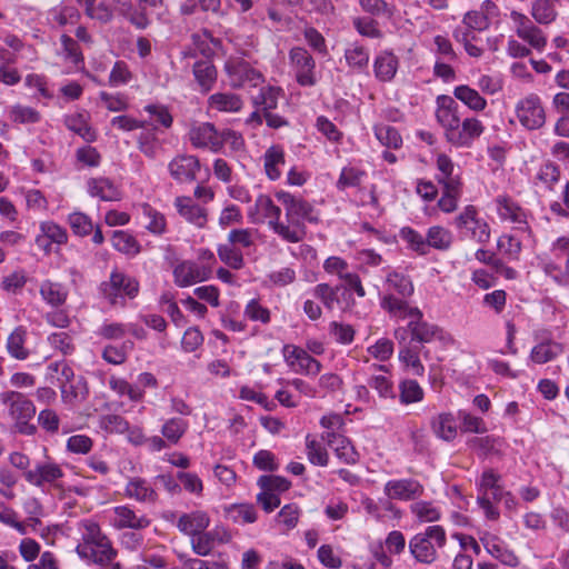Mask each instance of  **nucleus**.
Here are the masks:
<instances>
[{
    "label": "nucleus",
    "instance_id": "nucleus-1",
    "mask_svg": "<svg viewBox=\"0 0 569 569\" xmlns=\"http://www.w3.org/2000/svg\"><path fill=\"white\" fill-rule=\"evenodd\" d=\"M435 117L442 129L443 139L456 149H470L485 133V123L475 116L463 117L460 106L450 96L436 99Z\"/></svg>",
    "mask_w": 569,
    "mask_h": 569
},
{
    "label": "nucleus",
    "instance_id": "nucleus-2",
    "mask_svg": "<svg viewBox=\"0 0 569 569\" xmlns=\"http://www.w3.org/2000/svg\"><path fill=\"white\" fill-rule=\"evenodd\" d=\"M274 196L286 211L284 229H288V232H281V239L290 243L302 241L307 233L306 221H318L313 207L302 197L288 191L280 190Z\"/></svg>",
    "mask_w": 569,
    "mask_h": 569
},
{
    "label": "nucleus",
    "instance_id": "nucleus-3",
    "mask_svg": "<svg viewBox=\"0 0 569 569\" xmlns=\"http://www.w3.org/2000/svg\"><path fill=\"white\" fill-rule=\"evenodd\" d=\"M0 400L8 409L16 432L26 436L36 433L37 427L31 422L36 407L27 396L18 391H6L0 395Z\"/></svg>",
    "mask_w": 569,
    "mask_h": 569
},
{
    "label": "nucleus",
    "instance_id": "nucleus-4",
    "mask_svg": "<svg viewBox=\"0 0 569 569\" xmlns=\"http://www.w3.org/2000/svg\"><path fill=\"white\" fill-rule=\"evenodd\" d=\"M447 533L443 527L432 525L416 533L409 541V551L416 561L431 565L438 559V549L445 547Z\"/></svg>",
    "mask_w": 569,
    "mask_h": 569
},
{
    "label": "nucleus",
    "instance_id": "nucleus-5",
    "mask_svg": "<svg viewBox=\"0 0 569 569\" xmlns=\"http://www.w3.org/2000/svg\"><path fill=\"white\" fill-rule=\"evenodd\" d=\"M455 227L462 239L486 244L490 240V227L479 217L475 206L469 204L455 218Z\"/></svg>",
    "mask_w": 569,
    "mask_h": 569
},
{
    "label": "nucleus",
    "instance_id": "nucleus-6",
    "mask_svg": "<svg viewBox=\"0 0 569 569\" xmlns=\"http://www.w3.org/2000/svg\"><path fill=\"white\" fill-rule=\"evenodd\" d=\"M515 116L519 124L528 131L541 129L547 120L542 100L536 93H529L516 102Z\"/></svg>",
    "mask_w": 569,
    "mask_h": 569
},
{
    "label": "nucleus",
    "instance_id": "nucleus-7",
    "mask_svg": "<svg viewBox=\"0 0 569 569\" xmlns=\"http://www.w3.org/2000/svg\"><path fill=\"white\" fill-rule=\"evenodd\" d=\"M139 292L136 279L114 270L109 280L101 283L102 296L113 306H124L126 299H133Z\"/></svg>",
    "mask_w": 569,
    "mask_h": 569
},
{
    "label": "nucleus",
    "instance_id": "nucleus-8",
    "mask_svg": "<svg viewBox=\"0 0 569 569\" xmlns=\"http://www.w3.org/2000/svg\"><path fill=\"white\" fill-rule=\"evenodd\" d=\"M224 69L231 87H257L262 82V74L253 69L247 61L241 59H229Z\"/></svg>",
    "mask_w": 569,
    "mask_h": 569
},
{
    "label": "nucleus",
    "instance_id": "nucleus-9",
    "mask_svg": "<svg viewBox=\"0 0 569 569\" xmlns=\"http://www.w3.org/2000/svg\"><path fill=\"white\" fill-rule=\"evenodd\" d=\"M290 63L296 73L297 82L302 87H312L317 83L315 69L316 61L302 47H295L289 52Z\"/></svg>",
    "mask_w": 569,
    "mask_h": 569
},
{
    "label": "nucleus",
    "instance_id": "nucleus-10",
    "mask_svg": "<svg viewBox=\"0 0 569 569\" xmlns=\"http://www.w3.org/2000/svg\"><path fill=\"white\" fill-rule=\"evenodd\" d=\"M214 124L211 122H192L187 137L196 149H207L213 153L220 152V138Z\"/></svg>",
    "mask_w": 569,
    "mask_h": 569
},
{
    "label": "nucleus",
    "instance_id": "nucleus-11",
    "mask_svg": "<svg viewBox=\"0 0 569 569\" xmlns=\"http://www.w3.org/2000/svg\"><path fill=\"white\" fill-rule=\"evenodd\" d=\"M172 273L174 283L180 288H187L208 280L212 274V269L210 266L184 260L173 268Z\"/></svg>",
    "mask_w": 569,
    "mask_h": 569
},
{
    "label": "nucleus",
    "instance_id": "nucleus-12",
    "mask_svg": "<svg viewBox=\"0 0 569 569\" xmlns=\"http://www.w3.org/2000/svg\"><path fill=\"white\" fill-rule=\"evenodd\" d=\"M407 328L410 332L411 341L419 343H431L433 341L447 343L451 340L450 336L442 328L425 321L423 316L410 320Z\"/></svg>",
    "mask_w": 569,
    "mask_h": 569
},
{
    "label": "nucleus",
    "instance_id": "nucleus-13",
    "mask_svg": "<svg viewBox=\"0 0 569 569\" xmlns=\"http://www.w3.org/2000/svg\"><path fill=\"white\" fill-rule=\"evenodd\" d=\"M510 17L516 23L517 36L533 49L542 51L547 44V38L542 30L535 26L523 13L512 11Z\"/></svg>",
    "mask_w": 569,
    "mask_h": 569
},
{
    "label": "nucleus",
    "instance_id": "nucleus-14",
    "mask_svg": "<svg viewBox=\"0 0 569 569\" xmlns=\"http://www.w3.org/2000/svg\"><path fill=\"white\" fill-rule=\"evenodd\" d=\"M110 523L117 529L142 530L150 525L146 515L137 512L128 505L113 507L110 513Z\"/></svg>",
    "mask_w": 569,
    "mask_h": 569
},
{
    "label": "nucleus",
    "instance_id": "nucleus-15",
    "mask_svg": "<svg viewBox=\"0 0 569 569\" xmlns=\"http://www.w3.org/2000/svg\"><path fill=\"white\" fill-rule=\"evenodd\" d=\"M479 541L485 550L495 559L508 567H517L520 561L516 553L510 550L500 537L489 531H482L479 535Z\"/></svg>",
    "mask_w": 569,
    "mask_h": 569
},
{
    "label": "nucleus",
    "instance_id": "nucleus-16",
    "mask_svg": "<svg viewBox=\"0 0 569 569\" xmlns=\"http://www.w3.org/2000/svg\"><path fill=\"white\" fill-rule=\"evenodd\" d=\"M283 356L288 365L297 372L317 376L321 371V363L302 348L291 345L284 346Z\"/></svg>",
    "mask_w": 569,
    "mask_h": 569
},
{
    "label": "nucleus",
    "instance_id": "nucleus-17",
    "mask_svg": "<svg viewBox=\"0 0 569 569\" xmlns=\"http://www.w3.org/2000/svg\"><path fill=\"white\" fill-rule=\"evenodd\" d=\"M383 492L389 499L408 501L421 497L425 488L418 480L405 478L386 482Z\"/></svg>",
    "mask_w": 569,
    "mask_h": 569
},
{
    "label": "nucleus",
    "instance_id": "nucleus-18",
    "mask_svg": "<svg viewBox=\"0 0 569 569\" xmlns=\"http://www.w3.org/2000/svg\"><path fill=\"white\" fill-rule=\"evenodd\" d=\"M170 176L178 182H192L200 171L198 157L191 154H178L168 164Z\"/></svg>",
    "mask_w": 569,
    "mask_h": 569
},
{
    "label": "nucleus",
    "instance_id": "nucleus-19",
    "mask_svg": "<svg viewBox=\"0 0 569 569\" xmlns=\"http://www.w3.org/2000/svg\"><path fill=\"white\" fill-rule=\"evenodd\" d=\"M436 167L438 171L436 180L442 189H449L455 192L462 188L460 170L449 156L445 153L438 154Z\"/></svg>",
    "mask_w": 569,
    "mask_h": 569
},
{
    "label": "nucleus",
    "instance_id": "nucleus-20",
    "mask_svg": "<svg viewBox=\"0 0 569 569\" xmlns=\"http://www.w3.org/2000/svg\"><path fill=\"white\" fill-rule=\"evenodd\" d=\"M230 539L231 535L224 527H216L209 531H202L198 537L191 538L190 543L196 555L206 557L210 555L216 542L224 543L230 541Z\"/></svg>",
    "mask_w": 569,
    "mask_h": 569
},
{
    "label": "nucleus",
    "instance_id": "nucleus-21",
    "mask_svg": "<svg viewBox=\"0 0 569 569\" xmlns=\"http://www.w3.org/2000/svg\"><path fill=\"white\" fill-rule=\"evenodd\" d=\"M497 213L502 221L517 226L519 230L528 229L526 211L511 198L499 196L496 199Z\"/></svg>",
    "mask_w": 569,
    "mask_h": 569
},
{
    "label": "nucleus",
    "instance_id": "nucleus-22",
    "mask_svg": "<svg viewBox=\"0 0 569 569\" xmlns=\"http://www.w3.org/2000/svg\"><path fill=\"white\" fill-rule=\"evenodd\" d=\"M254 209L258 214L262 218L268 219L269 228L281 238V232H288V229H284V222L280 220L281 209L276 206L271 198L267 194H260L257 197L254 201Z\"/></svg>",
    "mask_w": 569,
    "mask_h": 569
},
{
    "label": "nucleus",
    "instance_id": "nucleus-23",
    "mask_svg": "<svg viewBox=\"0 0 569 569\" xmlns=\"http://www.w3.org/2000/svg\"><path fill=\"white\" fill-rule=\"evenodd\" d=\"M173 204L180 217L189 223L197 228H203L207 224V210L194 203L190 197H177Z\"/></svg>",
    "mask_w": 569,
    "mask_h": 569
},
{
    "label": "nucleus",
    "instance_id": "nucleus-24",
    "mask_svg": "<svg viewBox=\"0 0 569 569\" xmlns=\"http://www.w3.org/2000/svg\"><path fill=\"white\" fill-rule=\"evenodd\" d=\"M79 530L83 540V545L77 547V552L80 557L87 558L88 550L91 547L96 548L109 541V539L101 532L99 525L92 520H82L79 523Z\"/></svg>",
    "mask_w": 569,
    "mask_h": 569
},
{
    "label": "nucleus",
    "instance_id": "nucleus-25",
    "mask_svg": "<svg viewBox=\"0 0 569 569\" xmlns=\"http://www.w3.org/2000/svg\"><path fill=\"white\" fill-rule=\"evenodd\" d=\"M63 477L61 467L54 462L38 463L24 472V479L32 486L42 487Z\"/></svg>",
    "mask_w": 569,
    "mask_h": 569
},
{
    "label": "nucleus",
    "instance_id": "nucleus-26",
    "mask_svg": "<svg viewBox=\"0 0 569 569\" xmlns=\"http://www.w3.org/2000/svg\"><path fill=\"white\" fill-rule=\"evenodd\" d=\"M381 307L397 320L409 319L413 320L417 317H422V312L417 307H411L406 300L387 293L381 299Z\"/></svg>",
    "mask_w": 569,
    "mask_h": 569
},
{
    "label": "nucleus",
    "instance_id": "nucleus-27",
    "mask_svg": "<svg viewBox=\"0 0 569 569\" xmlns=\"http://www.w3.org/2000/svg\"><path fill=\"white\" fill-rule=\"evenodd\" d=\"M210 525V517L207 512L194 510L189 513H183L177 521V528L183 535L191 538L200 536Z\"/></svg>",
    "mask_w": 569,
    "mask_h": 569
},
{
    "label": "nucleus",
    "instance_id": "nucleus-28",
    "mask_svg": "<svg viewBox=\"0 0 569 569\" xmlns=\"http://www.w3.org/2000/svg\"><path fill=\"white\" fill-rule=\"evenodd\" d=\"M321 438L335 451L341 461L345 463L357 462L358 455L349 439H347L345 436L333 431H325Z\"/></svg>",
    "mask_w": 569,
    "mask_h": 569
},
{
    "label": "nucleus",
    "instance_id": "nucleus-29",
    "mask_svg": "<svg viewBox=\"0 0 569 569\" xmlns=\"http://www.w3.org/2000/svg\"><path fill=\"white\" fill-rule=\"evenodd\" d=\"M399 69L398 57L388 50L379 52L373 60V73L380 82H391Z\"/></svg>",
    "mask_w": 569,
    "mask_h": 569
},
{
    "label": "nucleus",
    "instance_id": "nucleus-30",
    "mask_svg": "<svg viewBox=\"0 0 569 569\" xmlns=\"http://www.w3.org/2000/svg\"><path fill=\"white\" fill-rule=\"evenodd\" d=\"M124 495L141 503H154L158 499L157 491L146 479L140 477H132L128 480Z\"/></svg>",
    "mask_w": 569,
    "mask_h": 569
},
{
    "label": "nucleus",
    "instance_id": "nucleus-31",
    "mask_svg": "<svg viewBox=\"0 0 569 569\" xmlns=\"http://www.w3.org/2000/svg\"><path fill=\"white\" fill-rule=\"evenodd\" d=\"M432 432L441 440L450 442L458 435L457 419L451 412H441L431 418Z\"/></svg>",
    "mask_w": 569,
    "mask_h": 569
},
{
    "label": "nucleus",
    "instance_id": "nucleus-32",
    "mask_svg": "<svg viewBox=\"0 0 569 569\" xmlns=\"http://www.w3.org/2000/svg\"><path fill=\"white\" fill-rule=\"evenodd\" d=\"M88 192L91 197L102 201H118L121 199L119 188L108 178H91L87 182Z\"/></svg>",
    "mask_w": 569,
    "mask_h": 569
},
{
    "label": "nucleus",
    "instance_id": "nucleus-33",
    "mask_svg": "<svg viewBox=\"0 0 569 569\" xmlns=\"http://www.w3.org/2000/svg\"><path fill=\"white\" fill-rule=\"evenodd\" d=\"M452 98L461 101L468 109L475 112H481L488 106L487 100L479 91L467 84L457 86L453 89Z\"/></svg>",
    "mask_w": 569,
    "mask_h": 569
},
{
    "label": "nucleus",
    "instance_id": "nucleus-34",
    "mask_svg": "<svg viewBox=\"0 0 569 569\" xmlns=\"http://www.w3.org/2000/svg\"><path fill=\"white\" fill-rule=\"evenodd\" d=\"M40 296L49 306L58 308L62 306L69 295L67 287L51 280H44L39 288Z\"/></svg>",
    "mask_w": 569,
    "mask_h": 569
},
{
    "label": "nucleus",
    "instance_id": "nucleus-35",
    "mask_svg": "<svg viewBox=\"0 0 569 569\" xmlns=\"http://www.w3.org/2000/svg\"><path fill=\"white\" fill-rule=\"evenodd\" d=\"M500 481L501 477L499 473L495 472L492 469L485 470L477 482L480 492L479 496L488 497V495L491 493L495 501H501L505 490Z\"/></svg>",
    "mask_w": 569,
    "mask_h": 569
},
{
    "label": "nucleus",
    "instance_id": "nucleus-36",
    "mask_svg": "<svg viewBox=\"0 0 569 569\" xmlns=\"http://www.w3.org/2000/svg\"><path fill=\"white\" fill-rule=\"evenodd\" d=\"M40 230L42 234L38 236L36 239L39 247L47 249L49 246L47 240L57 244H64L68 241L67 230L53 221L42 222L40 224Z\"/></svg>",
    "mask_w": 569,
    "mask_h": 569
},
{
    "label": "nucleus",
    "instance_id": "nucleus-37",
    "mask_svg": "<svg viewBox=\"0 0 569 569\" xmlns=\"http://www.w3.org/2000/svg\"><path fill=\"white\" fill-rule=\"evenodd\" d=\"M208 106L219 112H238L242 108V100L231 92H217L209 97Z\"/></svg>",
    "mask_w": 569,
    "mask_h": 569
},
{
    "label": "nucleus",
    "instance_id": "nucleus-38",
    "mask_svg": "<svg viewBox=\"0 0 569 569\" xmlns=\"http://www.w3.org/2000/svg\"><path fill=\"white\" fill-rule=\"evenodd\" d=\"M284 164V152L281 147H270L263 156V166L267 177L270 180H278L281 177V168Z\"/></svg>",
    "mask_w": 569,
    "mask_h": 569
},
{
    "label": "nucleus",
    "instance_id": "nucleus-39",
    "mask_svg": "<svg viewBox=\"0 0 569 569\" xmlns=\"http://www.w3.org/2000/svg\"><path fill=\"white\" fill-rule=\"evenodd\" d=\"M66 127L80 136L87 142H93L97 139L94 129L89 124L88 117L83 113H74L64 118Z\"/></svg>",
    "mask_w": 569,
    "mask_h": 569
},
{
    "label": "nucleus",
    "instance_id": "nucleus-40",
    "mask_svg": "<svg viewBox=\"0 0 569 569\" xmlns=\"http://www.w3.org/2000/svg\"><path fill=\"white\" fill-rule=\"evenodd\" d=\"M426 241L428 250L433 248L439 251H447L451 248L453 236L450 230L441 226H432L427 230Z\"/></svg>",
    "mask_w": 569,
    "mask_h": 569
},
{
    "label": "nucleus",
    "instance_id": "nucleus-41",
    "mask_svg": "<svg viewBox=\"0 0 569 569\" xmlns=\"http://www.w3.org/2000/svg\"><path fill=\"white\" fill-rule=\"evenodd\" d=\"M559 0H532L531 16L539 24L552 23L557 16Z\"/></svg>",
    "mask_w": 569,
    "mask_h": 569
},
{
    "label": "nucleus",
    "instance_id": "nucleus-42",
    "mask_svg": "<svg viewBox=\"0 0 569 569\" xmlns=\"http://www.w3.org/2000/svg\"><path fill=\"white\" fill-rule=\"evenodd\" d=\"M562 351L563 348L560 343L552 340L542 341L532 348L530 359L535 363L542 365L556 359Z\"/></svg>",
    "mask_w": 569,
    "mask_h": 569
},
{
    "label": "nucleus",
    "instance_id": "nucleus-43",
    "mask_svg": "<svg viewBox=\"0 0 569 569\" xmlns=\"http://www.w3.org/2000/svg\"><path fill=\"white\" fill-rule=\"evenodd\" d=\"M189 429V423L187 420L179 418V417H172L167 420H164L163 425L161 426V435L163 438L169 442V445H177L181 438L186 435V432Z\"/></svg>",
    "mask_w": 569,
    "mask_h": 569
},
{
    "label": "nucleus",
    "instance_id": "nucleus-44",
    "mask_svg": "<svg viewBox=\"0 0 569 569\" xmlns=\"http://www.w3.org/2000/svg\"><path fill=\"white\" fill-rule=\"evenodd\" d=\"M192 72L198 84L206 91L210 90L217 80L216 67L209 60L197 61Z\"/></svg>",
    "mask_w": 569,
    "mask_h": 569
},
{
    "label": "nucleus",
    "instance_id": "nucleus-45",
    "mask_svg": "<svg viewBox=\"0 0 569 569\" xmlns=\"http://www.w3.org/2000/svg\"><path fill=\"white\" fill-rule=\"evenodd\" d=\"M386 286L390 291H396L401 298H408L413 293L411 279L396 270H389L386 276Z\"/></svg>",
    "mask_w": 569,
    "mask_h": 569
},
{
    "label": "nucleus",
    "instance_id": "nucleus-46",
    "mask_svg": "<svg viewBox=\"0 0 569 569\" xmlns=\"http://www.w3.org/2000/svg\"><path fill=\"white\" fill-rule=\"evenodd\" d=\"M399 237L403 242H406L407 248L419 256H427L428 248L426 236H422L420 232L415 230L411 227H403L399 231Z\"/></svg>",
    "mask_w": 569,
    "mask_h": 569
},
{
    "label": "nucleus",
    "instance_id": "nucleus-47",
    "mask_svg": "<svg viewBox=\"0 0 569 569\" xmlns=\"http://www.w3.org/2000/svg\"><path fill=\"white\" fill-rule=\"evenodd\" d=\"M410 511L421 523L435 522L441 518V510L430 501H416L410 506Z\"/></svg>",
    "mask_w": 569,
    "mask_h": 569
},
{
    "label": "nucleus",
    "instance_id": "nucleus-48",
    "mask_svg": "<svg viewBox=\"0 0 569 569\" xmlns=\"http://www.w3.org/2000/svg\"><path fill=\"white\" fill-rule=\"evenodd\" d=\"M26 338L27 330L21 326L17 327L8 337L7 349L13 358L24 360L29 356L28 350L24 348Z\"/></svg>",
    "mask_w": 569,
    "mask_h": 569
},
{
    "label": "nucleus",
    "instance_id": "nucleus-49",
    "mask_svg": "<svg viewBox=\"0 0 569 569\" xmlns=\"http://www.w3.org/2000/svg\"><path fill=\"white\" fill-rule=\"evenodd\" d=\"M226 517L236 523L246 525L257 520V512L252 505L239 503L227 507Z\"/></svg>",
    "mask_w": 569,
    "mask_h": 569
},
{
    "label": "nucleus",
    "instance_id": "nucleus-50",
    "mask_svg": "<svg viewBox=\"0 0 569 569\" xmlns=\"http://www.w3.org/2000/svg\"><path fill=\"white\" fill-rule=\"evenodd\" d=\"M345 59L351 69L362 71L368 67L369 51L367 48L353 43L346 49Z\"/></svg>",
    "mask_w": 569,
    "mask_h": 569
},
{
    "label": "nucleus",
    "instance_id": "nucleus-51",
    "mask_svg": "<svg viewBox=\"0 0 569 569\" xmlns=\"http://www.w3.org/2000/svg\"><path fill=\"white\" fill-rule=\"evenodd\" d=\"M109 387L118 396H127L131 401H140L144 396V390L138 386L130 385L127 380L118 377H110Z\"/></svg>",
    "mask_w": 569,
    "mask_h": 569
},
{
    "label": "nucleus",
    "instance_id": "nucleus-52",
    "mask_svg": "<svg viewBox=\"0 0 569 569\" xmlns=\"http://www.w3.org/2000/svg\"><path fill=\"white\" fill-rule=\"evenodd\" d=\"M60 41L62 47L60 54L76 69L80 68L83 64V56L78 42L67 34H62Z\"/></svg>",
    "mask_w": 569,
    "mask_h": 569
},
{
    "label": "nucleus",
    "instance_id": "nucleus-53",
    "mask_svg": "<svg viewBox=\"0 0 569 569\" xmlns=\"http://www.w3.org/2000/svg\"><path fill=\"white\" fill-rule=\"evenodd\" d=\"M217 252L219 259L231 269L240 270L243 268L244 259L239 248H236L228 242L219 244Z\"/></svg>",
    "mask_w": 569,
    "mask_h": 569
},
{
    "label": "nucleus",
    "instance_id": "nucleus-54",
    "mask_svg": "<svg viewBox=\"0 0 569 569\" xmlns=\"http://www.w3.org/2000/svg\"><path fill=\"white\" fill-rule=\"evenodd\" d=\"M141 209L146 229L154 234H162L167 226L164 216L149 204H143Z\"/></svg>",
    "mask_w": 569,
    "mask_h": 569
},
{
    "label": "nucleus",
    "instance_id": "nucleus-55",
    "mask_svg": "<svg viewBox=\"0 0 569 569\" xmlns=\"http://www.w3.org/2000/svg\"><path fill=\"white\" fill-rule=\"evenodd\" d=\"M375 136L382 146L398 149L402 144V138L398 130L389 124H377L373 128Z\"/></svg>",
    "mask_w": 569,
    "mask_h": 569
},
{
    "label": "nucleus",
    "instance_id": "nucleus-56",
    "mask_svg": "<svg viewBox=\"0 0 569 569\" xmlns=\"http://www.w3.org/2000/svg\"><path fill=\"white\" fill-rule=\"evenodd\" d=\"M9 119L14 123H37L40 121V113L28 106L13 104L8 111Z\"/></svg>",
    "mask_w": 569,
    "mask_h": 569
},
{
    "label": "nucleus",
    "instance_id": "nucleus-57",
    "mask_svg": "<svg viewBox=\"0 0 569 569\" xmlns=\"http://www.w3.org/2000/svg\"><path fill=\"white\" fill-rule=\"evenodd\" d=\"M258 230L253 228L232 229L228 233V242L236 248H250L254 246Z\"/></svg>",
    "mask_w": 569,
    "mask_h": 569
},
{
    "label": "nucleus",
    "instance_id": "nucleus-58",
    "mask_svg": "<svg viewBox=\"0 0 569 569\" xmlns=\"http://www.w3.org/2000/svg\"><path fill=\"white\" fill-rule=\"evenodd\" d=\"M400 402L410 405L420 402L423 399V389L416 380L407 379L399 385Z\"/></svg>",
    "mask_w": 569,
    "mask_h": 569
},
{
    "label": "nucleus",
    "instance_id": "nucleus-59",
    "mask_svg": "<svg viewBox=\"0 0 569 569\" xmlns=\"http://www.w3.org/2000/svg\"><path fill=\"white\" fill-rule=\"evenodd\" d=\"M138 149L148 158L154 159L161 150V143L154 131H143L138 137Z\"/></svg>",
    "mask_w": 569,
    "mask_h": 569
},
{
    "label": "nucleus",
    "instance_id": "nucleus-60",
    "mask_svg": "<svg viewBox=\"0 0 569 569\" xmlns=\"http://www.w3.org/2000/svg\"><path fill=\"white\" fill-rule=\"evenodd\" d=\"M560 168L551 161H547L540 166L537 172V179L550 191L555 190V186L560 180Z\"/></svg>",
    "mask_w": 569,
    "mask_h": 569
},
{
    "label": "nucleus",
    "instance_id": "nucleus-61",
    "mask_svg": "<svg viewBox=\"0 0 569 569\" xmlns=\"http://www.w3.org/2000/svg\"><path fill=\"white\" fill-rule=\"evenodd\" d=\"M191 42L194 50L199 51L204 57H209L212 53L210 44L213 47H219L221 44V40L212 37L211 32L207 29H203L201 32L193 33L191 36Z\"/></svg>",
    "mask_w": 569,
    "mask_h": 569
},
{
    "label": "nucleus",
    "instance_id": "nucleus-62",
    "mask_svg": "<svg viewBox=\"0 0 569 569\" xmlns=\"http://www.w3.org/2000/svg\"><path fill=\"white\" fill-rule=\"evenodd\" d=\"M112 246L116 250L126 254H136L139 252V244L127 231H114L111 238Z\"/></svg>",
    "mask_w": 569,
    "mask_h": 569
},
{
    "label": "nucleus",
    "instance_id": "nucleus-63",
    "mask_svg": "<svg viewBox=\"0 0 569 569\" xmlns=\"http://www.w3.org/2000/svg\"><path fill=\"white\" fill-rule=\"evenodd\" d=\"M366 177V172L356 167H343L339 179L337 181V188L345 190L347 188L359 187Z\"/></svg>",
    "mask_w": 569,
    "mask_h": 569
},
{
    "label": "nucleus",
    "instance_id": "nucleus-64",
    "mask_svg": "<svg viewBox=\"0 0 569 569\" xmlns=\"http://www.w3.org/2000/svg\"><path fill=\"white\" fill-rule=\"evenodd\" d=\"M68 223L73 233L79 237H86L94 229L90 217L80 211L70 213L68 217Z\"/></svg>",
    "mask_w": 569,
    "mask_h": 569
}]
</instances>
